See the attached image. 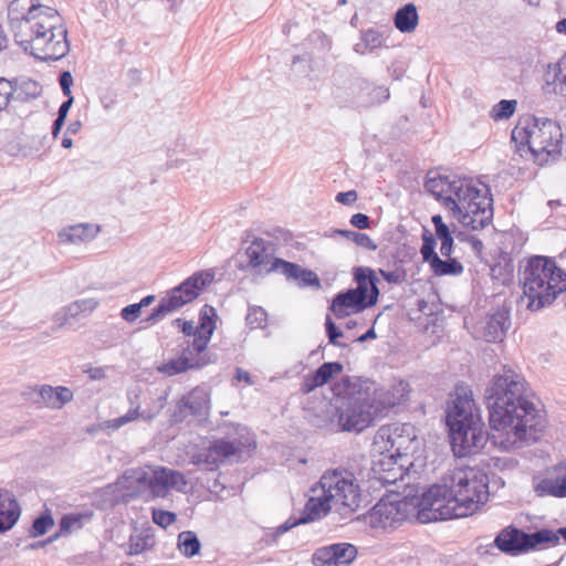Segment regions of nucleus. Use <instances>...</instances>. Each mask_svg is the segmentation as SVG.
Instances as JSON below:
<instances>
[{
    "label": "nucleus",
    "instance_id": "obj_22",
    "mask_svg": "<svg viewBox=\"0 0 566 566\" xmlns=\"http://www.w3.org/2000/svg\"><path fill=\"white\" fill-rule=\"evenodd\" d=\"M31 390L38 396L33 400L35 405L54 410L62 409L74 398L73 391L65 386L36 385Z\"/></svg>",
    "mask_w": 566,
    "mask_h": 566
},
{
    "label": "nucleus",
    "instance_id": "obj_8",
    "mask_svg": "<svg viewBox=\"0 0 566 566\" xmlns=\"http://www.w3.org/2000/svg\"><path fill=\"white\" fill-rule=\"evenodd\" d=\"M512 142L523 146L538 165L555 160L562 150L563 133L553 119L535 116L521 117L512 130Z\"/></svg>",
    "mask_w": 566,
    "mask_h": 566
},
{
    "label": "nucleus",
    "instance_id": "obj_5",
    "mask_svg": "<svg viewBox=\"0 0 566 566\" xmlns=\"http://www.w3.org/2000/svg\"><path fill=\"white\" fill-rule=\"evenodd\" d=\"M416 428L411 423H392L379 428L374 437L373 451L381 458L377 465L385 474L379 479L384 483H395L405 474V457L418 448Z\"/></svg>",
    "mask_w": 566,
    "mask_h": 566
},
{
    "label": "nucleus",
    "instance_id": "obj_38",
    "mask_svg": "<svg viewBox=\"0 0 566 566\" xmlns=\"http://www.w3.org/2000/svg\"><path fill=\"white\" fill-rule=\"evenodd\" d=\"M177 546L184 556L192 557L199 553L201 544L193 532L184 531L178 535Z\"/></svg>",
    "mask_w": 566,
    "mask_h": 566
},
{
    "label": "nucleus",
    "instance_id": "obj_43",
    "mask_svg": "<svg viewBox=\"0 0 566 566\" xmlns=\"http://www.w3.org/2000/svg\"><path fill=\"white\" fill-rule=\"evenodd\" d=\"M166 400V395L151 398L148 405L142 409V419L147 422L154 420L164 409Z\"/></svg>",
    "mask_w": 566,
    "mask_h": 566
},
{
    "label": "nucleus",
    "instance_id": "obj_49",
    "mask_svg": "<svg viewBox=\"0 0 566 566\" xmlns=\"http://www.w3.org/2000/svg\"><path fill=\"white\" fill-rule=\"evenodd\" d=\"M360 38L363 45H365V48H369V51H374L382 45V36L380 32L374 29H368L361 32Z\"/></svg>",
    "mask_w": 566,
    "mask_h": 566
},
{
    "label": "nucleus",
    "instance_id": "obj_28",
    "mask_svg": "<svg viewBox=\"0 0 566 566\" xmlns=\"http://www.w3.org/2000/svg\"><path fill=\"white\" fill-rule=\"evenodd\" d=\"M343 371V365L338 361L324 363L313 374L306 376L302 384V390L305 394L313 391L315 388L327 384L331 378Z\"/></svg>",
    "mask_w": 566,
    "mask_h": 566
},
{
    "label": "nucleus",
    "instance_id": "obj_16",
    "mask_svg": "<svg viewBox=\"0 0 566 566\" xmlns=\"http://www.w3.org/2000/svg\"><path fill=\"white\" fill-rule=\"evenodd\" d=\"M482 427L481 422L450 431L451 447L457 457L463 458L475 454L484 447L488 437Z\"/></svg>",
    "mask_w": 566,
    "mask_h": 566
},
{
    "label": "nucleus",
    "instance_id": "obj_52",
    "mask_svg": "<svg viewBox=\"0 0 566 566\" xmlns=\"http://www.w3.org/2000/svg\"><path fill=\"white\" fill-rule=\"evenodd\" d=\"M202 352H197L193 348V343L184 348L178 356L179 358H187L191 363V369L203 366L206 361L201 357Z\"/></svg>",
    "mask_w": 566,
    "mask_h": 566
},
{
    "label": "nucleus",
    "instance_id": "obj_21",
    "mask_svg": "<svg viewBox=\"0 0 566 566\" xmlns=\"http://www.w3.org/2000/svg\"><path fill=\"white\" fill-rule=\"evenodd\" d=\"M248 265L258 274L272 273L277 258L274 256V247L263 239H255L245 250Z\"/></svg>",
    "mask_w": 566,
    "mask_h": 566
},
{
    "label": "nucleus",
    "instance_id": "obj_1",
    "mask_svg": "<svg viewBox=\"0 0 566 566\" xmlns=\"http://www.w3.org/2000/svg\"><path fill=\"white\" fill-rule=\"evenodd\" d=\"M484 399L489 410V439L496 448L513 451L539 440L545 418L522 375L504 366L489 381Z\"/></svg>",
    "mask_w": 566,
    "mask_h": 566
},
{
    "label": "nucleus",
    "instance_id": "obj_58",
    "mask_svg": "<svg viewBox=\"0 0 566 566\" xmlns=\"http://www.w3.org/2000/svg\"><path fill=\"white\" fill-rule=\"evenodd\" d=\"M59 83L65 96H73L71 92V87L73 85V76L69 71H64L60 74Z\"/></svg>",
    "mask_w": 566,
    "mask_h": 566
},
{
    "label": "nucleus",
    "instance_id": "obj_44",
    "mask_svg": "<svg viewBox=\"0 0 566 566\" xmlns=\"http://www.w3.org/2000/svg\"><path fill=\"white\" fill-rule=\"evenodd\" d=\"M335 232L355 242L358 247L366 248L370 251H375L377 249V244L365 233L350 230H336Z\"/></svg>",
    "mask_w": 566,
    "mask_h": 566
},
{
    "label": "nucleus",
    "instance_id": "obj_15",
    "mask_svg": "<svg viewBox=\"0 0 566 566\" xmlns=\"http://www.w3.org/2000/svg\"><path fill=\"white\" fill-rule=\"evenodd\" d=\"M479 423H481V417L475 408L472 394L467 390H458L447 411V424L450 431Z\"/></svg>",
    "mask_w": 566,
    "mask_h": 566
},
{
    "label": "nucleus",
    "instance_id": "obj_18",
    "mask_svg": "<svg viewBox=\"0 0 566 566\" xmlns=\"http://www.w3.org/2000/svg\"><path fill=\"white\" fill-rule=\"evenodd\" d=\"M216 312L213 307L205 306L200 312L199 323L195 325L193 322L182 323V333L187 336H193V348L197 352H203L211 338L216 328L213 317Z\"/></svg>",
    "mask_w": 566,
    "mask_h": 566
},
{
    "label": "nucleus",
    "instance_id": "obj_61",
    "mask_svg": "<svg viewBox=\"0 0 566 566\" xmlns=\"http://www.w3.org/2000/svg\"><path fill=\"white\" fill-rule=\"evenodd\" d=\"M336 200L337 202L343 205H352L357 200V192L355 190L338 192L336 196Z\"/></svg>",
    "mask_w": 566,
    "mask_h": 566
},
{
    "label": "nucleus",
    "instance_id": "obj_6",
    "mask_svg": "<svg viewBox=\"0 0 566 566\" xmlns=\"http://www.w3.org/2000/svg\"><path fill=\"white\" fill-rule=\"evenodd\" d=\"M488 188L479 187L471 178L454 177L444 208L463 227L483 229L493 217Z\"/></svg>",
    "mask_w": 566,
    "mask_h": 566
},
{
    "label": "nucleus",
    "instance_id": "obj_9",
    "mask_svg": "<svg viewBox=\"0 0 566 566\" xmlns=\"http://www.w3.org/2000/svg\"><path fill=\"white\" fill-rule=\"evenodd\" d=\"M446 481L463 517L478 512L489 500V478L476 468H457Z\"/></svg>",
    "mask_w": 566,
    "mask_h": 566
},
{
    "label": "nucleus",
    "instance_id": "obj_12",
    "mask_svg": "<svg viewBox=\"0 0 566 566\" xmlns=\"http://www.w3.org/2000/svg\"><path fill=\"white\" fill-rule=\"evenodd\" d=\"M212 280L213 274L209 272H199L189 276L181 284L171 289L167 296L161 298L158 306L147 317V322L156 323L166 315L191 303Z\"/></svg>",
    "mask_w": 566,
    "mask_h": 566
},
{
    "label": "nucleus",
    "instance_id": "obj_14",
    "mask_svg": "<svg viewBox=\"0 0 566 566\" xmlns=\"http://www.w3.org/2000/svg\"><path fill=\"white\" fill-rule=\"evenodd\" d=\"M209 411V390L203 387H196L177 400L174 418L176 421L192 419L202 422L207 420Z\"/></svg>",
    "mask_w": 566,
    "mask_h": 566
},
{
    "label": "nucleus",
    "instance_id": "obj_47",
    "mask_svg": "<svg viewBox=\"0 0 566 566\" xmlns=\"http://www.w3.org/2000/svg\"><path fill=\"white\" fill-rule=\"evenodd\" d=\"M245 321L251 328H264L268 321V314L265 310L260 306H251Z\"/></svg>",
    "mask_w": 566,
    "mask_h": 566
},
{
    "label": "nucleus",
    "instance_id": "obj_56",
    "mask_svg": "<svg viewBox=\"0 0 566 566\" xmlns=\"http://www.w3.org/2000/svg\"><path fill=\"white\" fill-rule=\"evenodd\" d=\"M140 305L138 303H134L122 308L120 316L127 323H133L140 316Z\"/></svg>",
    "mask_w": 566,
    "mask_h": 566
},
{
    "label": "nucleus",
    "instance_id": "obj_10",
    "mask_svg": "<svg viewBox=\"0 0 566 566\" xmlns=\"http://www.w3.org/2000/svg\"><path fill=\"white\" fill-rule=\"evenodd\" d=\"M410 499L416 506L415 518L420 523L463 517L458 511L446 480L443 484H434L429 488L421 496L410 495Z\"/></svg>",
    "mask_w": 566,
    "mask_h": 566
},
{
    "label": "nucleus",
    "instance_id": "obj_7",
    "mask_svg": "<svg viewBox=\"0 0 566 566\" xmlns=\"http://www.w3.org/2000/svg\"><path fill=\"white\" fill-rule=\"evenodd\" d=\"M373 381L356 380L345 397L337 399L336 405H327V412L332 415L331 428L339 431L361 432L368 428L380 413L373 400Z\"/></svg>",
    "mask_w": 566,
    "mask_h": 566
},
{
    "label": "nucleus",
    "instance_id": "obj_30",
    "mask_svg": "<svg viewBox=\"0 0 566 566\" xmlns=\"http://www.w3.org/2000/svg\"><path fill=\"white\" fill-rule=\"evenodd\" d=\"M494 543L496 547L510 554H518L526 552V542L524 539V532L514 528L506 527L495 537Z\"/></svg>",
    "mask_w": 566,
    "mask_h": 566
},
{
    "label": "nucleus",
    "instance_id": "obj_34",
    "mask_svg": "<svg viewBox=\"0 0 566 566\" xmlns=\"http://www.w3.org/2000/svg\"><path fill=\"white\" fill-rule=\"evenodd\" d=\"M431 220L436 229V235L441 241L440 252L443 256L449 258L453 249L452 233L441 216L436 214Z\"/></svg>",
    "mask_w": 566,
    "mask_h": 566
},
{
    "label": "nucleus",
    "instance_id": "obj_64",
    "mask_svg": "<svg viewBox=\"0 0 566 566\" xmlns=\"http://www.w3.org/2000/svg\"><path fill=\"white\" fill-rule=\"evenodd\" d=\"M88 377L92 380H102L106 378V371L103 367H95L87 370Z\"/></svg>",
    "mask_w": 566,
    "mask_h": 566
},
{
    "label": "nucleus",
    "instance_id": "obj_20",
    "mask_svg": "<svg viewBox=\"0 0 566 566\" xmlns=\"http://www.w3.org/2000/svg\"><path fill=\"white\" fill-rule=\"evenodd\" d=\"M373 400L381 413L384 410L408 400L410 386L402 379H394L388 388H377L373 381Z\"/></svg>",
    "mask_w": 566,
    "mask_h": 566
},
{
    "label": "nucleus",
    "instance_id": "obj_57",
    "mask_svg": "<svg viewBox=\"0 0 566 566\" xmlns=\"http://www.w3.org/2000/svg\"><path fill=\"white\" fill-rule=\"evenodd\" d=\"M295 281H298L304 286L319 285L317 275L313 271L306 269H302V273L296 276Z\"/></svg>",
    "mask_w": 566,
    "mask_h": 566
},
{
    "label": "nucleus",
    "instance_id": "obj_48",
    "mask_svg": "<svg viewBox=\"0 0 566 566\" xmlns=\"http://www.w3.org/2000/svg\"><path fill=\"white\" fill-rule=\"evenodd\" d=\"M151 520L156 525H158L163 528H167L177 521V515L169 511H164L160 509H153L151 510Z\"/></svg>",
    "mask_w": 566,
    "mask_h": 566
},
{
    "label": "nucleus",
    "instance_id": "obj_37",
    "mask_svg": "<svg viewBox=\"0 0 566 566\" xmlns=\"http://www.w3.org/2000/svg\"><path fill=\"white\" fill-rule=\"evenodd\" d=\"M430 269L437 276L460 275L463 273V265L454 258L441 260L439 256L430 264Z\"/></svg>",
    "mask_w": 566,
    "mask_h": 566
},
{
    "label": "nucleus",
    "instance_id": "obj_41",
    "mask_svg": "<svg viewBox=\"0 0 566 566\" xmlns=\"http://www.w3.org/2000/svg\"><path fill=\"white\" fill-rule=\"evenodd\" d=\"M191 369V363L187 358H172L157 367L160 374L166 376H175Z\"/></svg>",
    "mask_w": 566,
    "mask_h": 566
},
{
    "label": "nucleus",
    "instance_id": "obj_42",
    "mask_svg": "<svg viewBox=\"0 0 566 566\" xmlns=\"http://www.w3.org/2000/svg\"><path fill=\"white\" fill-rule=\"evenodd\" d=\"M517 102L515 99H502L491 109V117L494 120L509 119L516 109Z\"/></svg>",
    "mask_w": 566,
    "mask_h": 566
},
{
    "label": "nucleus",
    "instance_id": "obj_31",
    "mask_svg": "<svg viewBox=\"0 0 566 566\" xmlns=\"http://www.w3.org/2000/svg\"><path fill=\"white\" fill-rule=\"evenodd\" d=\"M155 465H145L127 470L117 481V488L122 489L124 483L137 484L140 489L151 490L153 473Z\"/></svg>",
    "mask_w": 566,
    "mask_h": 566
},
{
    "label": "nucleus",
    "instance_id": "obj_24",
    "mask_svg": "<svg viewBox=\"0 0 566 566\" xmlns=\"http://www.w3.org/2000/svg\"><path fill=\"white\" fill-rule=\"evenodd\" d=\"M354 279L357 283V287L352 290L359 297H364L370 306L375 305L379 295L377 286L378 279L375 271L364 266L356 268L354 271Z\"/></svg>",
    "mask_w": 566,
    "mask_h": 566
},
{
    "label": "nucleus",
    "instance_id": "obj_25",
    "mask_svg": "<svg viewBox=\"0 0 566 566\" xmlns=\"http://www.w3.org/2000/svg\"><path fill=\"white\" fill-rule=\"evenodd\" d=\"M370 305L359 297L356 293L349 289L344 293H338L332 302L329 310L334 313L337 318H344L355 313H359Z\"/></svg>",
    "mask_w": 566,
    "mask_h": 566
},
{
    "label": "nucleus",
    "instance_id": "obj_53",
    "mask_svg": "<svg viewBox=\"0 0 566 566\" xmlns=\"http://www.w3.org/2000/svg\"><path fill=\"white\" fill-rule=\"evenodd\" d=\"M313 521L314 520L310 518V514L307 513V503H306L305 507H304L303 515L297 520L289 518L286 522H284L276 528L275 534L281 535L300 524H305V523L313 522Z\"/></svg>",
    "mask_w": 566,
    "mask_h": 566
},
{
    "label": "nucleus",
    "instance_id": "obj_59",
    "mask_svg": "<svg viewBox=\"0 0 566 566\" xmlns=\"http://www.w3.org/2000/svg\"><path fill=\"white\" fill-rule=\"evenodd\" d=\"M350 224L357 229H367L370 224L369 217L360 212L355 213L350 218Z\"/></svg>",
    "mask_w": 566,
    "mask_h": 566
},
{
    "label": "nucleus",
    "instance_id": "obj_11",
    "mask_svg": "<svg viewBox=\"0 0 566 566\" xmlns=\"http://www.w3.org/2000/svg\"><path fill=\"white\" fill-rule=\"evenodd\" d=\"M415 507L410 495H386L368 512L365 520L377 533L391 532L405 521L415 517Z\"/></svg>",
    "mask_w": 566,
    "mask_h": 566
},
{
    "label": "nucleus",
    "instance_id": "obj_60",
    "mask_svg": "<svg viewBox=\"0 0 566 566\" xmlns=\"http://www.w3.org/2000/svg\"><path fill=\"white\" fill-rule=\"evenodd\" d=\"M326 333L329 342L334 345H337L336 339L343 335L329 317L326 319Z\"/></svg>",
    "mask_w": 566,
    "mask_h": 566
},
{
    "label": "nucleus",
    "instance_id": "obj_27",
    "mask_svg": "<svg viewBox=\"0 0 566 566\" xmlns=\"http://www.w3.org/2000/svg\"><path fill=\"white\" fill-rule=\"evenodd\" d=\"M21 515V507L14 495L0 489V534L13 528Z\"/></svg>",
    "mask_w": 566,
    "mask_h": 566
},
{
    "label": "nucleus",
    "instance_id": "obj_54",
    "mask_svg": "<svg viewBox=\"0 0 566 566\" xmlns=\"http://www.w3.org/2000/svg\"><path fill=\"white\" fill-rule=\"evenodd\" d=\"M555 84L560 94L566 95V54L558 61L556 65Z\"/></svg>",
    "mask_w": 566,
    "mask_h": 566
},
{
    "label": "nucleus",
    "instance_id": "obj_3",
    "mask_svg": "<svg viewBox=\"0 0 566 566\" xmlns=\"http://www.w3.org/2000/svg\"><path fill=\"white\" fill-rule=\"evenodd\" d=\"M311 492L307 513L312 520H319L333 510L346 514L359 507L361 489L355 474L348 470L326 471Z\"/></svg>",
    "mask_w": 566,
    "mask_h": 566
},
{
    "label": "nucleus",
    "instance_id": "obj_39",
    "mask_svg": "<svg viewBox=\"0 0 566 566\" xmlns=\"http://www.w3.org/2000/svg\"><path fill=\"white\" fill-rule=\"evenodd\" d=\"M137 419H142V409L140 406L137 405L132 407L124 416L118 417L116 419L106 420L103 423L98 424L99 429H113L117 430L120 427L135 421Z\"/></svg>",
    "mask_w": 566,
    "mask_h": 566
},
{
    "label": "nucleus",
    "instance_id": "obj_4",
    "mask_svg": "<svg viewBox=\"0 0 566 566\" xmlns=\"http://www.w3.org/2000/svg\"><path fill=\"white\" fill-rule=\"evenodd\" d=\"M520 281L531 311L551 305L566 291V272L548 256L534 255L526 260L520 272Z\"/></svg>",
    "mask_w": 566,
    "mask_h": 566
},
{
    "label": "nucleus",
    "instance_id": "obj_17",
    "mask_svg": "<svg viewBox=\"0 0 566 566\" xmlns=\"http://www.w3.org/2000/svg\"><path fill=\"white\" fill-rule=\"evenodd\" d=\"M357 556V549L348 543H337L317 548L312 555L314 566H348Z\"/></svg>",
    "mask_w": 566,
    "mask_h": 566
},
{
    "label": "nucleus",
    "instance_id": "obj_19",
    "mask_svg": "<svg viewBox=\"0 0 566 566\" xmlns=\"http://www.w3.org/2000/svg\"><path fill=\"white\" fill-rule=\"evenodd\" d=\"M150 494L155 497H166L170 490L186 492L188 482L185 475L165 467H154Z\"/></svg>",
    "mask_w": 566,
    "mask_h": 566
},
{
    "label": "nucleus",
    "instance_id": "obj_36",
    "mask_svg": "<svg viewBox=\"0 0 566 566\" xmlns=\"http://www.w3.org/2000/svg\"><path fill=\"white\" fill-rule=\"evenodd\" d=\"M155 544V535L150 528H146L130 536L128 553L130 555H138L145 551L151 549Z\"/></svg>",
    "mask_w": 566,
    "mask_h": 566
},
{
    "label": "nucleus",
    "instance_id": "obj_2",
    "mask_svg": "<svg viewBox=\"0 0 566 566\" xmlns=\"http://www.w3.org/2000/svg\"><path fill=\"white\" fill-rule=\"evenodd\" d=\"M8 18L14 40L41 61H57L70 51L67 31L59 12L38 0H13Z\"/></svg>",
    "mask_w": 566,
    "mask_h": 566
},
{
    "label": "nucleus",
    "instance_id": "obj_35",
    "mask_svg": "<svg viewBox=\"0 0 566 566\" xmlns=\"http://www.w3.org/2000/svg\"><path fill=\"white\" fill-rule=\"evenodd\" d=\"M559 534L552 530L543 528L532 534L524 533V539L526 542V552L536 547H541L545 544L555 546L559 543Z\"/></svg>",
    "mask_w": 566,
    "mask_h": 566
},
{
    "label": "nucleus",
    "instance_id": "obj_29",
    "mask_svg": "<svg viewBox=\"0 0 566 566\" xmlns=\"http://www.w3.org/2000/svg\"><path fill=\"white\" fill-rule=\"evenodd\" d=\"M99 231L98 226L92 223H78L63 228L59 233L62 243L78 244L93 240Z\"/></svg>",
    "mask_w": 566,
    "mask_h": 566
},
{
    "label": "nucleus",
    "instance_id": "obj_50",
    "mask_svg": "<svg viewBox=\"0 0 566 566\" xmlns=\"http://www.w3.org/2000/svg\"><path fill=\"white\" fill-rule=\"evenodd\" d=\"M54 524L53 518L50 515H41L34 520L31 528L32 536H41L45 534Z\"/></svg>",
    "mask_w": 566,
    "mask_h": 566
},
{
    "label": "nucleus",
    "instance_id": "obj_13",
    "mask_svg": "<svg viewBox=\"0 0 566 566\" xmlns=\"http://www.w3.org/2000/svg\"><path fill=\"white\" fill-rule=\"evenodd\" d=\"M240 439L238 441L216 440L203 453L199 455V462L205 463L209 469L218 467L220 463L240 459L243 453L255 448V441L245 428H238Z\"/></svg>",
    "mask_w": 566,
    "mask_h": 566
},
{
    "label": "nucleus",
    "instance_id": "obj_26",
    "mask_svg": "<svg viewBox=\"0 0 566 566\" xmlns=\"http://www.w3.org/2000/svg\"><path fill=\"white\" fill-rule=\"evenodd\" d=\"M534 490L539 496L566 497V465L555 467L547 478L535 484Z\"/></svg>",
    "mask_w": 566,
    "mask_h": 566
},
{
    "label": "nucleus",
    "instance_id": "obj_62",
    "mask_svg": "<svg viewBox=\"0 0 566 566\" xmlns=\"http://www.w3.org/2000/svg\"><path fill=\"white\" fill-rule=\"evenodd\" d=\"M381 276L388 282V283H400L403 280V275L399 271H379Z\"/></svg>",
    "mask_w": 566,
    "mask_h": 566
},
{
    "label": "nucleus",
    "instance_id": "obj_63",
    "mask_svg": "<svg viewBox=\"0 0 566 566\" xmlns=\"http://www.w3.org/2000/svg\"><path fill=\"white\" fill-rule=\"evenodd\" d=\"M67 99L65 102H63L59 108V112H57V118H61V119H66V116L69 114V111L70 108L72 107L73 103H74V97L73 96H66Z\"/></svg>",
    "mask_w": 566,
    "mask_h": 566
},
{
    "label": "nucleus",
    "instance_id": "obj_40",
    "mask_svg": "<svg viewBox=\"0 0 566 566\" xmlns=\"http://www.w3.org/2000/svg\"><path fill=\"white\" fill-rule=\"evenodd\" d=\"M98 305L95 298H81L64 307L66 316L76 317L92 313Z\"/></svg>",
    "mask_w": 566,
    "mask_h": 566
},
{
    "label": "nucleus",
    "instance_id": "obj_23",
    "mask_svg": "<svg viewBox=\"0 0 566 566\" xmlns=\"http://www.w3.org/2000/svg\"><path fill=\"white\" fill-rule=\"evenodd\" d=\"M511 325L510 314L501 308L488 315L481 324V336L489 343L501 342Z\"/></svg>",
    "mask_w": 566,
    "mask_h": 566
},
{
    "label": "nucleus",
    "instance_id": "obj_46",
    "mask_svg": "<svg viewBox=\"0 0 566 566\" xmlns=\"http://www.w3.org/2000/svg\"><path fill=\"white\" fill-rule=\"evenodd\" d=\"M302 269L303 268L295 263L277 258L276 262H274V266L272 268V272L281 273L289 280H296V276L302 273Z\"/></svg>",
    "mask_w": 566,
    "mask_h": 566
},
{
    "label": "nucleus",
    "instance_id": "obj_33",
    "mask_svg": "<svg viewBox=\"0 0 566 566\" xmlns=\"http://www.w3.org/2000/svg\"><path fill=\"white\" fill-rule=\"evenodd\" d=\"M454 177L455 176L429 175L424 187L428 192H430L437 199L441 200L442 205L444 206L446 198L449 195Z\"/></svg>",
    "mask_w": 566,
    "mask_h": 566
},
{
    "label": "nucleus",
    "instance_id": "obj_45",
    "mask_svg": "<svg viewBox=\"0 0 566 566\" xmlns=\"http://www.w3.org/2000/svg\"><path fill=\"white\" fill-rule=\"evenodd\" d=\"M437 245V241L434 237L426 230L422 234V247L420 249V253L424 262L429 265L433 262L436 258L439 255L436 253L434 249Z\"/></svg>",
    "mask_w": 566,
    "mask_h": 566
},
{
    "label": "nucleus",
    "instance_id": "obj_51",
    "mask_svg": "<svg viewBox=\"0 0 566 566\" xmlns=\"http://www.w3.org/2000/svg\"><path fill=\"white\" fill-rule=\"evenodd\" d=\"M14 93V87L10 81L0 77V112L7 108Z\"/></svg>",
    "mask_w": 566,
    "mask_h": 566
},
{
    "label": "nucleus",
    "instance_id": "obj_32",
    "mask_svg": "<svg viewBox=\"0 0 566 566\" xmlns=\"http://www.w3.org/2000/svg\"><path fill=\"white\" fill-rule=\"evenodd\" d=\"M419 23V14L413 3L399 8L394 17V24L402 33H412Z\"/></svg>",
    "mask_w": 566,
    "mask_h": 566
},
{
    "label": "nucleus",
    "instance_id": "obj_55",
    "mask_svg": "<svg viewBox=\"0 0 566 566\" xmlns=\"http://www.w3.org/2000/svg\"><path fill=\"white\" fill-rule=\"evenodd\" d=\"M82 526L81 524V516L80 515H65L61 518L60 527L61 531L71 533L74 530H77Z\"/></svg>",
    "mask_w": 566,
    "mask_h": 566
}]
</instances>
